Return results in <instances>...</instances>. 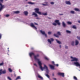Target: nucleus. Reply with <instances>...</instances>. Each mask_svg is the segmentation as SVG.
<instances>
[{
    "instance_id": "58",
    "label": "nucleus",
    "mask_w": 80,
    "mask_h": 80,
    "mask_svg": "<svg viewBox=\"0 0 80 80\" xmlns=\"http://www.w3.org/2000/svg\"><path fill=\"white\" fill-rule=\"evenodd\" d=\"M25 1H26L27 2V1H28V0H25Z\"/></svg>"
},
{
    "instance_id": "40",
    "label": "nucleus",
    "mask_w": 80,
    "mask_h": 80,
    "mask_svg": "<svg viewBox=\"0 0 80 80\" xmlns=\"http://www.w3.org/2000/svg\"><path fill=\"white\" fill-rule=\"evenodd\" d=\"M77 39H78V40H80V37L78 36L77 37Z\"/></svg>"
},
{
    "instance_id": "49",
    "label": "nucleus",
    "mask_w": 80,
    "mask_h": 80,
    "mask_svg": "<svg viewBox=\"0 0 80 80\" xmlns=\"http://www.w3.org/2000/svg\"><path fill=\"white\" fill-rule=\"evenodd\" d=\"M56 65V66H57V67H58V64H55V65Z\"/></svg>"
},
{
    "instance_id": "24",
    "label": "nucleus",
    "mask_w": 80,
    "mask_h": 80,
    "mask_svg": "<svg viewBox=\"0 0 80 80\" xmlns=\"http://www.w3.org/2000/svg\"><path fill=\"white\" fill-rule=\"evenodd\" d=\"M45 76H46V77H47L48 78H49V79H50V76H49V75H48V74H45Z\"/></svg>"
},
{
    "instance_id": "16",
    "label": "nucleus",
    "mask_w": 80,
    "mask_h": 80,
    "mask_svg": "<svg viewBox=\"0 0 80 80\" xmlns=\"http://www.w3.org/2000/svg\"><path fill=\"white\" fill-rule=\"evenodd\" d=\"M23 13L26 16H27L28 14V11H25L23 12Z\"/></svg>"
},
{
    "instance_id": "59",
    "label": "nucleus",
    "mask_w": 80,
    "mask_h": 80,
    "mask_svg": "<svg viewBox=\"0 0 80 80\" xmlns=\"http://www.w3.org/2000/svg\"><path fill=\"white\" fill-rule=\"evenodd\" d=\"M14 76H15V77H16V75L15 74Z\"/></svg>"
},
{
    "instance_id": "39",
    "label": "nucleus",
    "mask_w": 80,
    "mask_h": 80,
    "mask_svg": "<svg viewBox=\"0 0 80 80\" xmlns=\"http://www.w3.org/2000/svg\"><path fill=\"white\" fill-rule=\"evenodd\" d=\"M48 35H51V34H52V32H48Z\"/></svg>"
},
{
    "instance_id": "29",
    "label": "nucleus",
    "mask_w": 80,
    "mask_h": 80,
    "mask_svg": "<svg viewBox=\"0 0 80 80\" xmlns=\"http://www.w3.org/2000/svg\"><path fill=\"white\" fill-rule=\"evenodd\" d=\"M18 79H21V78H20V76H18L16 78V80H18Z\"/></svg>"
},
{
    "instance_id": "51",
    "label": "nucleus",
    "mask_w": 80,
    "mask_h": 80,
    "mask_svg": "<svg viewBox=\"0 0 80 80\" xmlns=\"http://www.w3.org/2000/svg\"><path fill=\"white\" fill-rule=\"evenodd\" d=\"M3 0H0V2H3Z\"/></svg>"
},
{
    "instance_id": "50",
    "label": "nucleus",
    "mask_w": 80,
    "mask_h": 80,
    "mask_svg": "<svg viewBox=\"0 0 80 80\" xmlns=\"http://www.w3.org/2000/svg\"><path fill=\"white\" fill-rule=\"evenodd\" d=\"M34 23H35V25H38V24L37 23L34 22Z\"/></svg>"
},
{
    "instance_id": "61",
    "label": "nucleus",
    "mask_w": 80,
    "mask_h": 80,
    "mask_svg": "<svg viewBox=\"0 0 80 80\" xmlns=\"http://www.w3.org/2000/svg\"><path fill=\"white\" fill-rule=\"evenodd\" d=\"M8 49H9V48H8Z\"/></svg>"
},
{
    "instance_id": "35",
    "label": "nucleus",
    "mask_w": 80,
    "mask_h": 80,
    "mask_svg": "<svg viewBox=\"0 0 80 80\" xmlns=\"http://www.w3.org/2000/svg\"><path fill=\"white\" fill-rule=\"evenodd\" d=\"M8 70L10 72H12V70L11 69V68H9L8 69Z\"/></svg>"
},
{
    "instance_id": "4",
    "label": "nucleus",
    "mask_w": 80,
    "mask_h": 80,
    "mask_svg": "<svg viewBox=\"0 0 80 80\" xmlns=\"http://www.w3.org/2000/svg\"><path fill=\"white\" fill-rule=\"evenodd\" d=\"M34 10H35V12L38 13L39 15H47V12H42V13L41 12H39V8H36L34 9Z\"/></svg>"
},
{
    "instance_id": "19",
    "label": "nucleus",
    "mask_w": 80,
    "mask_h": 80,
    "mask_svg": "<svg viewBox=\"0 0 80 80\" xmlns=\"http://www.w3.org/2000/svg\"><path fill=\"white\" fill-rule=\"evenodd\" d=\"M45 4L42 3V5H43L44 6H46V5H48V2H44Z\"/></svg>"
},
{
    "instance_id": "33",
    "label": "nucleus",
    "mask_w": 80,
    "mask_h": 80,
    "mask_svg": "<svg viewBox=\"0 0 80 80\" xmlns=\"http://www.w3.org/2000/svg\"><path fill=\"white\" fill-rule=\"evenodd\" d=\"M3 65H4L3 62H2V63H0V66H3Z\"/></svg>"
},
{
    "instance_id": "56",
    "label": "nucleus",
    "mask_w": 80,
    "mask_h": 80,
    "mask_svg": "<svg viewBox=\"0 0 80 80\" xmlns=\"http://www.w3.org/2000/svg\"><path fill=\"white\" fill-rule=\"evenodd\" d=\"M48 19H51V18L49 17H48Z\"/></svg>"
},
{
    "instance_id": "25",
    "label": "nucleus",
    "mask_w": 80,
    "mask_h": 80,
    "mask_svg": "<svg viewBox=\"0 0 80 80\" xmlns=\"http://www.w3.org/2000/svg\"><path fill=\"white\" fill-rule=\"evenodd\" d=\"M53 35H54V37H57V38H59V36L58 35H57V34H54Z\"/></svg>"
},
{
    "instance_id": "20",
    "label": "nucleus",
    "mask_w": 80,
    "mask_h": 80,
    "mask_svg": "<svg viewBox=\"0 0 80 80\" xmlns=\"http://www.w3.org/2000/svg\"><path fill=\"white\" fill-rule=\"evenodd\" d=\"M56 41L58 43V44H61V43H62L60 41L58 40H57V39H56Z\"/></svg>"
},
{
    "instance_id": "62",
    "label": "nucleus",
    "mask_w": 80,
    "mask_h": 80,
    "mask_svg": "<svg viewBox=\"0 0 80 80\" xmlns=\"http://www.w3.org/2000/svg\"><path fill=\"white\" fill-rule=\"evenodd\" d=\"M28 6V5H26V7H27Z\"/></svg>"
},
{
    "instance_id": "38",
    "label": "nucleus",
    "mask_w": 80,
    "mask_h": 80,
    "mask_svg": "<svg viewBox=\"0 0 80 80\" xmlns=\"http://www.w3.org/2000/svg\"><path fill=\"white\" fill-rule=\"evenodd\" d=\"M45 58L46 60H49V59L46 57H45Z\"/></svg>"
},
{
    "instance_id": "2",
    "label": "nucleus",
    "mask_w": 80,
    "mask_h": 80,
    "mask_svg": "<svg viewBox=\"0 0 80 80\" xmlns=\"http://www.w3.org/2000/svg\"><path fill=\"white\" fill-rule=\"evenodd\" d=\"M71 58L72 59L71 60V62L76 61L73 63L74 65H75L76 67H80V63L78 62V58L75 57H73L72 56L71 57Z\"/></svg>"
},
{
    "instance_id": "48",
    "label": "nucleus",
    "mask_w": 80,
    "mask_h": 80,
    "mask_svg": "<svg viewBox=\"0 0 80 80\" xmlns=\"http://www.w3.org/2000/svg\"><path fill=\"white\" fill-rule=\"evenodd\" d=\"M34 65H35L36 67H38V66H37L36 63L34 64Z\"/></svg>"
},
{
    "instance_id": "57",
    "label": "nucleus",
    "mask_w": 80,
    "mask_h": 80,
    "mask_svg": "<svg viewBox=\"0 0 80 80\" xmlns=\"http://www.w3.org/2000/svg\"><path fill=\"white\" fill-rule=\"evenodd\" d=\"M52 75V76H54V74L53 73Z\"/></svg>"
},
{
    "instance_id": "42",
    "label": "nucleus",
    "mask_w": 80,
    "mask_h": 80,
    "mask_svg": "<svg viewBox=\"0 0 80 80\" xmlns=\"http://www.w3.org/2000/svg\"><path fill=\"white\" fill-rule=\"evenodd\" d=\"M8 79L9 80H12V79L9 77H8Z\"/></svg>"
},
{
    "instance_id": "36",
    "label": "nucleus",
    "mask_w": 80,
    "mask_h": 80,
    "mask_svg": "<svg viewBox=\"0 0 80 80\" xmlns=\"http://www.w3.org/2000/svg\"><path fill=\"white\" fill-rule=\"evenodd\" d=\"M50 4H51V5H54V4H55V2H50Z\"/></svg>"
},
{
    "instance_id": "55",
    "label": "nucleus",
    "mask_w": 80,
    "mask_h": 80,
    "mask_svg": "<svg viewBox=\"0 0 80 80\" xmlns=\"http://www.w3.org/2000/svg\"><path fill=\"white\" fill-rule=\"evenodd\" d=\"M78 22L79 23H80V21H78Z\"/></svg>"
},
{
    "instance_id": "26",
    "label": "nucleus",
    "mask_w": 80,
    "mask_h": 80,
    "mask_svg": "<svg viewBox=\"0 0 80 80\" xmlns=\"http://www.w3.org/2000/svg\"><path fill=\"white\" fill-rule=\"evenodd\" d=\"M70 12L72 14H75V11H71Z\"/></svg>"
},
{
    "instance_id": "46",
    "label": "nucleus",
    "mask_w": 80,
    "mask_h": 80,
    "mask_svg": "<svg viewBox=\"0 0 80 80\" xmlns=\"http://www.w3.org/2000/svg\"><path fill=\"white\" fill-rule=\"evenodd\" d=\"M52 63H53V65H55V62H54L52 61Z\"/></svg>"
},
{
    "instance_id": "9",
    "label": "nucleus",
    "mask_w": 80,
    "mask_h": 80,
    "mask_svg": "<svg viewBox=\"0 0 80 80\" xmlns=\"http://www.w3.org/2000/svg\"><path fill=\"white\" fill-rule=\"evenodd\" d=\"M55 22L59 25H60V22H59V20H57L55 21Z\"/></svg>"
},
{
    "instance_id": "53",
    "label": "nucleus",
    "mask_w": 80,
    "mask_h": 80,
    "mask_svg": "<svg viewBox=\"0 0 80 80\" xmlns=\"http://www.w3.org/2000/svg\"><path fill=\"white\" fill-rule=\"evenodd\" d=\"M59 47L60 48H62V46H61V45H59Z\"/></svg>"
},
{
    "instance_id": "28",
    "label": "nucleus",
    "mask_w": 80,
    "mask_h": 80,
    "mask_svg": "<svg viewBox=\"0 0 80 80\" xmlns=\"http://www.w3.org/2000/svg\"><path fill=\"white\" fill-rule=\"evenodd\" d=\"M74 43H75V42L74 41H72L71 42V45L72 46H74Z\"/></svg>"
},
{
    "instance_id": "13",
    "label": "nucleus",
    "mask_w": 80,
    "mask_h": 80,
    "mask_svg": "<svg viewBox=\"0 0 80 80\" xmlns=\"http://www.w3.org/2000/svg\"><path fill=\"white\" fill-rule=\"evenodd\" d=\"M75 45H78V44H79V42H78V40L76 39L75 41Z\"/></svg>"
},
{
    "instance_id": "64",
    "label": "nucleus",
    "mask_w": 80,
    "mask_h": 80,
    "mask_svg": "<svg viewBox=\"0 0 80 80\" xmlns=\"http://www.w3.org/2000/svg\"><path fill=\"white\" fill-rule=\"evenodd\" d=\"M6 1H7L8 0H5Z\"/></svg>"
},
{
    "instance_id": "21",
    "label": "nucleus",
    "mask_w": 80,
    "mask_h": 80,
    "mask_svg": "<svg viewBox=\"0 0 80 80\" xmlns=\"http://www.w3.org/2000/svg\"><path fill=\"white\" fill-rule=\"evenodd\" d=\"M38 78H40V79H41V80H43V77H42V76H41L40 75H38Z\"/></svg>"
},
{
    "instance_id": "47",
    "label": "nucleus",
    "mask_w": 80,
    "mask_h": 80,
    "mask_svg": "<svg viewBox=\"0 0 80 80\" xmlns=\"http://www.w3.org/2000/svg\"><path fill=\"white\" fill-rule=\"evenodd\" d=\"M2 38V34H0V40Z\"/></svg>"
},
{
    "instance_id": "3",
    "label": "nucleus",
    "mask_w": 80,
    "mask_h": 80,
    "mask_svg": "<svg viewBox=\"0 0 80 80\" xmlns=\"http://www.w3.org/2000/svg\"><path fill=\"white\" fill-rule=\"evenodd\" d=\"M44 67L42 68V65H41V68L40 67V66H39V68L42 71H43L44 69L46 70V73L45 74H48L49 73V70L48 69V67L45 64L44 65Z\"/></svg>"
},
{
    "instance_id": "60",
    "label": "nucleus",
    "mask_w": 80,
    "mask_h": 80,
    "mask_svg": "<svg viewBox=\"0 0 80 80\" xmlns=\"http://www.w3.org/2000/svg\"><path fill=\"white\" fill-rule=\"evenodd\" d=\"M78 70H79V71L80 72V70L79 69H78Z\"/></svg>"
},
{
    "instance_id": "30",
    "label": "nucleus",
    "mask_w": 80,
    "mask_h": 80,
    "mask_svg": "<svg viewBox=\"0 0 80 80\" xmlns=\"http://www.w3.org/2000/svg\"><path fill=\"white\" fill-rule=\"evenodd\" d=\"M67 23H68V25H72V22H70V21H68V22H67Z\"/></svg>"
},
{
    "instance_id": "27",
    "label": "nucleus",
    "mask_w": 80,
    "mask_h": 80,
    "mask_svg": "<svg viewBox=\"0 0 80 80\" xmlns=\"http://www.w3.org/2000/svg\"><path fill=\"white\" fill-rule=\"evenodd\" d=\"M66 32L68 33H71V31L69 30H67Z\"/></svg>"
},
{
    "instance_id": "5",
    "label": "nucleus",
    "mask_w": 80,
    "mask_h": 80,
    "mask_svg": "<svg viewBox=\"0 0 80 80\" xmlns=\"http://www.w3.org/2000/svg\"><path fill=\"white\" fill-rule=\"evenodd\" d=\"M40 32L42 34V35H45L46 37H47V34H46V33H45V31H43L42 30H40Z\"/></svg>"
},
{
    "instance_id": "1",
    "label": "nucleus",
    "mask_w": 80,
    "mask_h": 80,
    "mask_svg": "<svg viewBox=\"0 0 80 80\" xmlns=\"http://www.w3.org/2000/svg\"><path fill=\"white\" fill-rule=\"evenodd\" d=\"M32 55H33L34 56V58L35 60L38 61V64L39 65V67H40L41 68H42V67L41 66V65H42V62L40 61V59H39L37 58V57L39 56V55H37L36 56H35L34 53H33L32 52H31L29 53V56H30V57L32 58Z\"/></svg>"
},
{
    "instance_id": "43",
    "label": "nucleus",
    "mask_w": 80,
    "mask_h": 80,
    "mask_svg": "<svg viewBox=\"0 0 80 80\" xmlns=\"http://www.w3.org/2000/svg\"><path fill=\"white\" fill-rule=\"evenodd\" d=\"M10 16V15H9V14H7L5 16V17H8Z\"/></svg>"
},
{
    "instance_id": "52",
    "label": "nucleus",
    "mask_w": 80,
    "mask_h": 80,
    "mask_svg": "<svg viewBox=\"0 0 80 80\" xmlns=\"http://www.w3.org/2000/svg\"><path fill=\"white\" fill-rule=\"evenodd\" d=\"M59 15H63V14H59Z\"/></svg>"
},
{
    "instance_id": "17",
    "label": "nucleus",
    "mask_w": 80,
    "mask_h": 80,
    "mask_svg": "<svg viewBox=\"0 0 80 80\" xmlns=\"http://www.w3.org/2000/svg\"><path fill=\"white\" fill-rule=\"evenodd\" d=\"M49 66L50 68H51L52 70H54L55 69L54 67V66H52V65H49Z\"/></svg>"
},
{
    "instance_id": "12",
    "label": "nucleus",
    "mask_w": 80,
    "mask_h": 80,
    "mask_svg": "<svg viewBox=\"0 0 80 80\" xmlns=\"http://www.w3.org/2000/svg\"><path fill=\"white\" fill-rule=\"evenodd\" d=\"M13 13L15 14H18L19 13H20V12L19 11H17L13 12Z\"/></svg>"
},
{
    "instance_id": "45",
    "label": "nucleus",
    "mask_w": 80,
    "mask_h": 80,
    "mask_svg": "<svg viewBox=\"0 0 80 80\" xmlns=\"http://www.w3.org/2000/svg\"><path fill=\"white\" fill-rule=\"evenodd\" d=\"M37 17L36 19H37V20H39V19H40L38 17Z\"/></svg>"
},
{
    "instance_id": "23",
    "label": "nucleus",
    "mask_w": 80,
    "mask_h": 80,
    "mask_svg": "<svg viewBox=\"0 0 80 80\" xmlns=\"http://www.w3.org/2000/svg\"><path fill=\"white\" fill-rule=\"evenodd\" d=\"M74 10L75 11H76L77 12H80V9L78 8H75Z\"/></svg>"
},
{
    "instance_id": "44",
    "label": "nucleus",
    "mask_w": 80,
    "mask_h": 80,
    "mask_svg": "<svg viewBox=\"0 0 80 80\" xmlns=\"http://www.w3.org/2000/svg\"><path fill=\"white\" fill-rule=\"evenodd\" d=\"M2 69L0 70V75H2Z\"/></svg>"
},
{
    "instance_id": "7",
    "label": "nucleus",
    "mask_w": 80,
    "mask_h": 80,
    "mask_svg": "<svg viewBox=\"0 0 80 80\" xmlns=\"http://www.w3.org/2000/svg\"><path fill=\"white\" fill-rule=\"evenodd\" d=\"M53 41H54V39L53 38H51L50 39H48V41L50 43V44H52V42H53Z\"/></svg>"
},
{
    "instance_id": "32",
    "label": "nucleus",
    "mask_w": 80,
    "mask_h": 80,
    "mask_svg": "<svg viewBox=\"0 0 80 80\" xmlns=\"http://www.w3.org/2000/svg\"><path fill=\"white\" fill-rule=\"evenodd\" d=\"M52 25H54V26H57V23H56V22H53L52 23Z\"/></svg>"
},
{
    "instance_id": "63",
    "label": "nucleus",
    "mask_w": 80,
    "mask_h": 80,
    "mask_svg": "<svg viewBox=\"0 0 80 80\" xmlns=\"http://www.w3.org/2000/svg\"><path fill=\"white\" fill-rule=\"evenodd\" d=\"M8 52H9L10 51H9V50H8Z\"/></svg>"
},
{
    "instance_id": "34",
    "label": "nucleus",
    "mask_w": 80,
    "mask_h": 80,
    "mask_svg": "<svg viewBox=\"0 0 80 80\" xmlns=\"http://www.w3.org/2000/svg\"><path fill=\"white\" fill-rule=\"evenodd\" d=\"M72 28H74V29H77V27L75 25H73L72 27Z\"/></svg>"
},
{
    "instance_id": "14",
    "label": "nucleus",
    "mask_w": 80,
    "mask_h": 80,
    "mask_svg": "<svg viewBox=\"0 0 80 80\" xmlns=\"http://www.w3.org/2000/svg\"><path fill=\"white\" fill-rule=\"evenodd\" d=\"M7 73V72H6V70H4L3 71L2 70L1 71V74H5Z\"/></svg>"
},
{
    "instance_id": "31",
    "label": "nucleus",
    "mask_w": 80,
    "mask_h": 80,
    "mask_svg": "<svg viewBox=\"0 0 80 80\" xmlns=\"http://www.w3.org/2000/svg\"><path fill=\"white\" fill-rule=\"evenodd\" d=\"M57 34L58 35L61 36V33L60 32H57Z\"/></svg>"
},
{
    "instance_id": "41",
    "label": "nucleus",
    "mask_w": 80,
    "mask_h": 80,
    "mask_svg": "<svg viewBox=\"0 0 80 80\" xmlns=\"http://www.w3.org/2000/svg\"><path fill=\"white\" fill-rule=\"evenodd\" d=\"M65 47L66 49H68V46L66 45L65 46Z\"/></svg>"
},
{
    "instance_id": "10",
    "label": "nucleus",
    "mask_w": 80,
    "mask_h": 80,
    "mask_svg": "<svg viewBox=\"0 0 80 80\" xmlns=\"http://www.w3.org/2000/svg\"><path fill=\"white\" fill-rule=\"evenodd\" d=\"M58 75H60L61 76H62V77H64V75H65V74L63 73L58 72Z\"/></svg>"
},
{
    "instance_id": "11",
    "label": "nucleus",
    "mask_w": 80,
    "mask_h": 80,
    "mask_svg": "<svg viewBox=\"0 0 80 80\" xmlns=\"http://www.w3.org/2000/svg\"><path fill=\"white\" fill-rule=\"evenodd\" d=\"M32 15L34 16L35 17H38V15H37V14L35 13V12H32Z\"/></svg>"
},
{
    "instance_id": "54",
    "label": "nucleus",
    "mask_w": 80,
    "mask_h": 80,
    "mask_svg": "<svg viewBox=\"0 0 80 80\" xmlns=\"http://www.w3.org/2000/svg\"><path fill=\"white\" fill-rule=\"evenodd\" d=\"M53 79H54V80H57V78H53Z\"/></svg>"
},
{
    "instance_id": "37",
    "label": "nucleus",
    "mask_w": 80,
    "mask_h": 80,
    "mask_svg": "<svg viewBox=\"0 0 80 80\" xmlns=\"http://www.w3.org/2000/svg\"><path fill=\"white\" fill-rule=\"evenodd\" d=\"M73 78L74 79V80H77V77H76L75 76L73 77Z\"/></svg>"
},
{
    "instance_id": "22",
    "label": "nucleus",
    "mask_w": 80,
    "mask_h": 80,
    "mask_svg": "<svg viewBox=\"0 0 80 80\" xmlns=\"http://www.w3.org/2000/svg\"><path fill=\"white\" fill-rule=\"evenodd\" d=\"M28 4H30V5H34L35 4V3L32 2H28Z\"/></svg>"
},
{
    "instance_id": "8",
    "label": "nucleus",
    "mask_w": 80,
    "mask_h": 80,
    "mask_svg": "<svg viewBox=\"0 0 80 80\" xmlns=\"http://www.w3.org/2000/svg\"><path fill=\"white\" fill-rule=\"evenodd\" d=\"M0 6H1V7H0V12H1V11L2 10V9H3V8L4 7H5V6L2 5V4L0 2Z\"/></svg>"
},
{
    "instance_id": "6",
    "label": "nucleus",
    "mask_w": 80,
    "mask_h": 80,
    "mask_svg": "<svg viewBox=\"0 0 80 80\" xmlns=\"http://www.w3.org/2000/svg\"><path fill=\"white\" fill-rule=\"evenodd\" d=\"M31 27L36 30H37V28L35 26V25L33 24V23H31L30 25Z\"/></svg>"
},
{
    "instance_id": "15",
    "label": "nucleus",
    "mask_w": 80,
    "mask_h": 80,
    "mask_svg": "<svg viewBox=\"0 0 80 80\" xmlns=\"http://www.w3.org/2000/svg\"><path fill=\"white\" fill-rule=\"evenodd\" d=\"M65 3L66 4H67V5H71V2H70L68 1H66Z\"/></svg>"
},
{
    "instance_id": "18",
    "label": "nucleus",
    "mask_w": 80,
    "mask_h": 80,
    "mask_svg": "<svg viewBox=\"0 0 80 80\" xmlns=\"http://www.w3.org/2000/svg\"><path fill=\"white\" fill-rule=\"evenodd\" d=\"M62 25L63 27H66V24L65 23V22H62Z\"/></svg>"
}]
</instances>
